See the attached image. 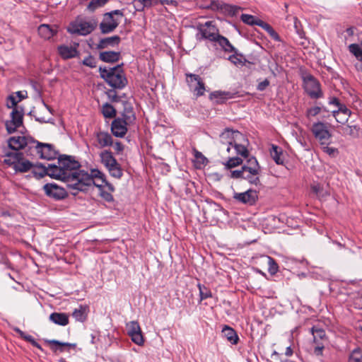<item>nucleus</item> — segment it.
<instances>
[{
	"label": "nucleus",
	"instance_id": "obj_41",
	"mask_svg": "<svg viewBox=\"0 0 362 362\" xmlns=\"http://www.w3.org/2000/svg\"><path fill=\"white\" fill-rule=\"evenodd\" d=\"M31 169L34 177L37 179L42 178L47 175V167L41 163H37L35 165H33V168Z\"/></svg>",
	"mask_w": 362,
	"mask_h": 362
},
{
	"label": "nucleus",
	"instance_id": "obj_16",
	"mask_svg": "<svg viewBox=\"0 0 362 362\" xmlns=\"http://www.w3.org/2000/svg\"><path fill=\"white\" fill-rule=\"evenodd\" d=\"M78 47V43H75L74 45H61L58 46L57 52L62 59L67 60L79 55Z\"/></svg>",
	"mask_w": 362,
	"mask_h": 362
},
{
	"label": "nucleus",
	"instance_id": "obj_15",
	"mask_svg": "<svg viewBox=\"0 0 362 362\" xmlns=\"http://www.w3.org/2000/svg\"><path fill=\"white\" fill-rule=\"evenodd\" d=\"M43 189L47 196L56 200L63 199L67 196L64 188L55 183H47L44 185Z\"/></svg>",
	"mask_w": 362,
	"mask_h": 362
},
{
	"label": "nucleus",
	"instance_id": "obj_32",
	"mask_svg": "<svg viewBox=\"0 0 362 362\" xmlns=\"http://www.w3.org/2000/svg\"><path fill=\"white\" fill-rule=\"evenodd\" d=\"M100 158L101 163L105 166L107 169L110 167H112V165L117 163L112 152L110 151L105 150L102 151L100 153Z\"/></svg>",
	"mask_w": 362,
	"mask_h": 362
},
{
	"label": "nucleus",
	"instance_id": "obj_19",
	"mask_svg": "<svg viewBox=\"0 0 362 362\" xmlns=\"http://www.w3.org/2000/svg\"><path fill=\"white\" fill-rule=\"evenodd\" d=\"M95 187L99 189L100 196L106 202H112L114 200L112 193L115 191L114 186L107 181L104 184H95Z\"/></svg>",
	"mask_w": 362,
	"mask_h": 362
},
{
	"label": "nucleus",
	"instance_id": "obj_7",
	"mask_svg": "<svg viewBox=\"0 0 362 362\" xmlns=\"http://www.w3.org/2000/svg\"><path fill=\"white\" fill-rule=\"evenodd\" d=\"M4 162L13 165L16 172L25 173L33 168V163L29 160L23 159V153L8 152L6 153Z\"/></svg>",
	"mask_w": 362,
	"mask_h": 362
},
{
	"label": "nucleus",
	"instance_id": "obj_24",
	"mask_svg": "<svg viewBox=\"0 0 362 362\" xmlns=\"http://www.w3.org/2000/svg\"><path fill=\"white\" fill-rule=\"evenodd\" d=\"M39 146L40 142L30 136L24 148L25 153L28 156H38L40 150Z\"/></svg>",
	"mask_w": 362,
	"mask_h": 362
},
{
	"label": "nucleus",
	"instance_id": "obj_49",
	"mask_svg": "<svg viewBox=\"0 0 362 362\" xmlns=\"http://www.w3.org/2000/svg\"><path fill=\"white\" fill-rule=\"evenodd\" d=\"M349 362H362V350L360 348L352 351L349 357Z\"/></svg>",
	"mask_w": 362,
	"mask_h": 362
},
{
	"label": "nucleus",
	"instance_id": "obj_36",
	"mask_svg": "<svg viewBox=\"0 0 362 362\" xmlns=\"http://www.w3.org/2000/svg\"><path fill=\"white\" fill-rule=\"evenodd\" d=\"M13 329L16 333H18L22 339L30 342L33 346L36 347L41 351H43V349L42 348L41 345L39 343H37L31 335L28 334L25 332H23L18 327H14Z\"/></svg>",
	"mask_w": 362,
	"mask_h": 362
},
{
	"label": "nucleus",
	"instance_id": "obj_50",
	"mask_svg": "<svg viewBox=\"0 0 362 362\" xmlns=\"http://www.w3.org/2000/svg\"><path fill=\"white\" fill-rule=\"evenodd\" d=\"M262 28L268 33V34L273 40L278 42L281 40L279 34L274 30V28L269 24L265 22Z\"/></svg>",
	"mask_w": 362,
	"mask_h": 362
},
{
	"label": "nucleus",
	"instance_id": "obj_59",
	"mask_svg": "<svg viewBox=\"0 0 362 362\" xmlns=\"http://www.w3.org/2000/svg\"><path fill=\"white\" fill-rule=\"evenodd\" d=\"M192 76H197V74H191V73H186L185 74L186 82H187V85L189 86V88L191 89L196 84V81L194 79L193 77H192Z\"/></svg>",
	"mask_w": 362,
	"mask_h": 362
},
{
	"label": "nucleus",
	"instance_id": "obj_34",
	"mask_svg": "<svg viewBox=\"0 0 362 362\" xmlns=\"http://www.w3.org/2000/svg\"><path fill=\"white\" fill-rule=\"evenodd\" d=\"M120 53L114 51H105L100 53L99 58L101 61L107 63H113L119 61Z\"/></svg>",
	"mask_w": 362,
	"mask_h": 362
},
{
	"label": "nucleus",
	"instance_id": "obj_45",
	"mask_svg": "<svg viewBox=\"0 0 362 362\" xmlns=\"http://www.w3.org/2000/svg\"><path fill=\"white\" fill-rule=\"evenodd\" d=\"M228 59L235 65L243 66L246 62V59L244 58L243 55L240 53H238L237 49L236 52H233V54L228 57Z\"/></svg>",
	"mask_w": 362,
	"mask_h": 362
},
{
	"label": "nucleus",
	"instance_id": "obj_8",
	"mask_svg": "<svg viewBox=\"0 0 362 362\" xmlns=\"http://www.w3.org/2000/svg\"><path fill=\"white\" fill-rule=\"evenodd\" d=\"M8 108L11 109L12 111L10 113V119L5 122V127L8 134H13L23 124L24 107H13Z\"/></svg>",
	"mask_w": 362,
	"mask_h": 362
},
{
	"label": "nucleus",
	"instance_id": "obj_11",
	"mask_svg": "<svg viewBox=\"0 0 362 362\" xmlns=\"http://www.w3.org/2000/svg\"><path fill=\"white\" fill-rule=\"evenodd\" d=\"M311 132L320 145L330 144L332 134L329 131L327 124L324 122H317L314 123L312 126Z\"/></svg>",
	"mask_w": 362,
	"mask_h": 362
},
{
	"label": "nucleus",
	"instance_id": "obj_21",
	"mask_svg": "<svg viewBox=\"0 0 362 362\" xmlns=\"http://www.w3.org/2000/svg\"><path fill=\"white\" fill-rule=\"evenodd\" d=\"M29 138L30 136H11L8 139V147L16 151L15 152H18L21 149L24 150Z\"/></svg>",
	"mask_w": 362,
	"mask_h": 362
},
{
	"label": "nucleus",
	"instance_id": "obj_63",
	"mask_svg": "<svg viewBox=\"0 0 362 362\" xmlns=\"http://www.w3.org/2000/svg\"><path fill=\"white\" fill-rule=\"evenodd\" d=\"M269 85V81L268 79H264L263 81L260 82L257 85V90L259 91L264 90L267 86Z\"/></svg>",
	"mask_w": 362,
	"mask_h": 362
},
{
	"label": "nucleus",
	"instance_id": "obj_25",
	"mask_svg": "<svg viewBox=\"0 0 362 362\" xmlns=\"http://www.w3.org/2000/svg\"><path fill=\"white\" fill-rule=\"evenodd\" d=\"M121 41V38L118 35H113L111 37L100 39L97 45V48L99 49H105L108 47H114L118 45Z\"/></svg>",
	"mask_w": 362,
	"mask_h": 362
},
{
	"label": "nucleus",
	"instance_id": "obj_43",
	"mask_svg": "<svg viewBox=\"0 0 362 362\" xmlns=\"http://www.w3.org/2000/svg\"><path fill=\"white\" fill-rule=\"evenodd\" d=\"M102 112L105 118H112L116 115L115 109L111 104L107 103L103 105Z\"/></svg>",
	"mask_w": 362,
	"mask_h": 362
},
{
	"label": "nucleus",
	"instance_id": "obj_28",
	"mask_svg": "<svg viewBox=\"0 0 362 362\" xmlns=\"http://www.w3.org/2000/svg\"><path fill=\"white\" fill-rule=\"evenodd\" d=\"M63 170L60 168L59 165H48L47 167V175L52 178L61 180L64 182V175L66 173H62Z\"/></svg>",
	"mask_w": 362,
	"mask_h": 362
},
{
	"label": "nucleus",
	"instance_id": "obj_29",
	"mask_svg": "<svg viewBox=\"0 0 362 362\" xmlns=\"http://www.w3.org/2000/svg\"><path fill=\"white\" fill-rule=\"evenodd\" d=\"M120 119L124 121L126 124L132 125L135 123L136 115L133 107L130 105H125Z\"/></svg>",
	"mask_w": 362,
	"mask_h": 362
},
{
	"label": "nucleus",
	"instance_id": "obj_30",
	"mask_svg": "<svg viewBox=\"0 0 362 362\" xmlns=\"http://www.w3.org/2000/svg\"><path fill=\"white\" fill-rule=\"evenodd\" d=\"M209 98L214 100L216 103L221 104L228 99L233 98V93L228 91L216 90L210 94Z\"/></svg>",
	"mask_w": 362,
	"mask_h": 362
},
{
	"label": "nucleus",
	"instance_id": "obj_56",
	"mask_svg": "<svg viewBox=\"0 0 362 362\" xmlns=\"http://www.w3.org/2000/svg\"><path fill=\"white\" fill-rule=\"evenodd\" d=\"M45 342L49 344H54V345H58V346H69V347H75L76 346L75 344H71V343H68V342H61V341H59L58 340H55V339L46 340Z\"/></svg>",
	"mask_w": 362,
	"mask_h": 362
},
{
	"label": "nucleus",
	"instance_id": "obj_51",
	"mask_svg": "<svg viewBox=\"0 0 362 362\" xmlns=\"http://www.w3.org/2000/svg\"><path fill=\"white\" fill-rule=\"evenodd\" d=\"M197 286L199 291V296L201 301L211 297L212 295L209 288H208L204 285H202L201 284H198Z\"/></svg>",
	"mask_w": 362,
	"mask_h": 362
},
{
	"label": "nucleus",
	"instance_id": "obj_5",
	"mask_svg": "<svg viewBox=\"0 0 362 362\" xmlns=\"http://www.w3.org/2000/svg\"><path fill=\"white\" fill-rule=\"evenodd\" d=\"M98 26V21L95 18L77 16L70 23L68 32L71 34L86 36L90 34Z\"/></svg>",
	"mask_w": 362,
	"mask_h": 362
},
{
	"label": "nucleus",
	"instance_id": "obj_20",
	"mask_svg": "<svg viewBox=\"0 0 362 362\" xmlns=\"http://www.w3.org/2000/svg\"><path fill=\"white\" fill-rule=\"evenodd\" d=\"M130 126L122 119L120 117L115 119L111 124V131L117 137H123L127 132V127Z\"/></svg>",
	"mask_w": 362,
	"mask_h": 362
},
{
	"label": "nucleus",
	"instance_id": "obj_44",
	"mask_svg": "<svg viewBox=\"0 0 362 362\" xmlns=\"http://www.w3.org/2000/svg\"><path fill=\"white\" fill-rule=\"evenodd\" d=\"M313 335L314 343H321L320 340H323L326 337V334L324 329L315 328L313 327L311 329Z\"/></svg>",
	"mask_w": 362,
	"mask_h": 362
},
{
	"label": "nucleus",
	"instance_id": "obj_13",
	"mask_svg": "<svg viewBox=\"0 0 362 362\" xmlns=\"http://www.w3.org/2000/svg\"><path fill=\"white\" fill-rule=\"evenodd\" d=\"M126 327L127 334L131 337L132 341L139 346H142L144 339L139 322L131 321L127 324Z\"/></svg>",
	"mask_w": 362,
	"mask_h": 362
},
{
	"label": "nucleus",
	"instance_id": "obj_48",
	"mask_svg": "<svg viewBox=\"0 0 362 362\" xmlns=\"http://www.w3.org/2000/svg\"><path fill=\"white\" fill-rule=\"evenodd\" d=\"M243 163V160L237 156L229 158L228 160L224 163L226 168L230 169L238 166Z\"/></svg>",
	"mask_w": 362,
	"mask_h": 362
},
{
	"label": "nucleus",
	"instance_id": "obj_12",
	"mask_svg": "<svg viewBox=\"0 0 362 362\" xmlns=\"http://www.w3.org/2000/svg\"><path fill=\"white\" fill-rule=\"evenodd\" d=\"M206 8L213 11L219 12L221 14L229 16H236L238 11L240 9V7L238 6L226 4L219 1H211Z\"/></svg>",
	"mask_w": 362,
	"mask_h": 362
},
{
	"label": "nucleus",
	"instance_id": "obj_57",
	"mask_svg": "<svg viewBox=\"0 0 362 362\" xmlns=\"http://www.w3.org/2000/svg\"><path fill=\"white\" fill-rule=\"evenodd\" d=\"M268 262H269V272L271 274H275L278 271L277 264L275 262L274 259L272 257L268 258Z\"/></svg>",
	"mask_w": 362,
	"mask_h": 362
},
{
	"label": "nucleus",
	"instance_id": "obj_27",
	"mask_svg": "<svg viewBox=\"0 0 362 362\" xmlns=\"http://www.w3.org/2000/svg\"><path fill=\"white\" fill-rule=\"evenodd\" d=\"M57 32V27L54 26V28H53L48 24H42L38 27V33L40 36L45 40L50 39Z\"/></svg>",
	"mask_w": 362,
	"mask_h": 362
},
{
	"label": "nucleus",
	"instance_id": "obj_52",
	"mask_svg": "<svg viewBox=\"0 0 362 362\" xmlns=\"http://www.w3.org/2000/svg\"><path fill=\"white\" fill-rule=\"evenodd\" d=\"M323 152L327 153L330 157L334 158L338 156L339 151L337 148L330 147L329 144L320 145Z\"/></svg>",
	"mask_w": 362,
	"mask_h": 362
},
{
	"label": "nucleus",
	"instance_id": "obj_14",
	"mask_svg": "<svg viewBox=\"0 0 362 362\" xmlns=\"http://www.w3.org/2000/svg\"><path fill=\"white\" fill-rule=\"evenodd\" d=\"M233 198L238 203L252 206L257 200L258 196L256 190L248 189L244 192H235Z\"/></svg>",
	"mask_w": 362,
	"mask_h": 362
},
{
	"label": "nucleus",
	"instance_id": "obj_33",
	"mask_svg": "<svg viewBox=\"0 0 362 362\" xmlns=\"http://www.w3.org/2000/svg\"><path fill=\"white\" fill-rule=\"evenodd\" d=\"M49 320L56 325L65 326L69 324V315L64 313H52L49 317Z\"/></svg>",
	"mask_w": 362,
	"mask_h": 362
},
{
	"label": "nucleus",
	"instance_id": "obj_54",
	"mask_svg": "<svg viewBox=\"0 0 362 362\" xmlns=\"http://www.w3.org/2000/svg\"><path fill=\"white\" fill-rule=\"evenodd\" d=\"M82 64L90 68H95L97 65V60L93 56L90 54L84 58L82 61Z\"/></svg>",
	"mask_w": 362,
	"mask_h": 362
},
{
	"label": "nucleus",
	"instance_id": "obj_64",
	"mask_svg": "<svg viewBox=\"0 0 362 362\" xmlns=\"http://www.w3.org/2000/svg\"><path fill=\"white\" fill-rule=\"evenodd\" d=\"M112 146H113V148H114L115 151L117 153H122L123 151V150H124V145L121 142H119V141H117L115 143H113V144Z\"/></svg>",
	"mask_w": 362,
	"mask_h": 362
},
{
	"label": "nucleus",
	"instance_id": "obj_3",
	"mask_svg": "<svg viewBox=\"0 0 362 362\" xmlns=\"http://www.w3.org/2000/svg\"><path fill=\"white\" fill-rule=\"evenodd\" d=\"M100 181V183L104 184L107 182L105 175L97 168L90 170V173L81 170L79 173V178L77 180V186L75 192H71L73 195H76L79 192H87L89 188L93 185L95 186L97 182Z\"/></svg>",
	"mask_w": 362,
	"mask_h": 362
},
{
	"label": "nucleus",
	"instance_id": "obj_26",
	"mask_svg": "<svg viewBox=\"0 0 362 362\" xmlns=\"http://www.w3.org/2000/svg\"><path fill=\"white\" fill-rule=\"evenodd\" d=\"M212 42L217 43L226 52H236V48L231 45L228 38L219 33Z\"/></svg>",
	"mask_w": 362,
	"mask_h": 362
},
{
	"label": "nucleus",
	"instance_id": "obj_40",
	"mask_svg": "<svg viewBox=\"0 0 362 362\" xmlns=\"http://www.w3.org/2000/svg\"><path fill=\"white\" fill-rule=\"evenodd\" d=\"M72 315L77 321L84 322L87 317V307L80 305L74 310Z\"/></svg>",
	"mask_w": 362,
	"mask_h": 362
},
{
	"label": "nucleus",
	"instance_id": "obj_55",
	"mask_svg": "<svg viewBox=\"0 0 362 362\" xmlns=\"http://www.w3.org/2000/svg\"><path fill=\"white\" fill-rule=\"evenodd\" d=\"M131 4L134 9L133 12L134 15H135L136 12H141L145 10L142 0H133Z\"/></svg>",
	"mask_w": 362,
	"mask_h": 362
},
{
	"label": "nucleus",
	"instance_id": "obj_6",
	"mask_svg": "<svg viewBox=\"0 0 362 362\" xmlns=\"http://www.w3.org/2000/svg\"><path fill=\"white\" fill-rule=\"evenodd\" d=\"M124 9H116L105 13L103 20L99 24V28L103 34L112 33L119 25L124 16Z\"/></svg>",
	"mask_w": 362,
	"mask_h": 362
},
{
	"label": "nucleus",
	"instance_id": "obj_23",
	"mask_svg": "<svg viewBox=\"0 0 362 362\" xmlns=\"http://www.w3.org/2000/svg\"><path fill=\"white\" fill-rule=\"evenodd\" d=\"M27 97L26 91H17L13 93L7 98L6 101V107H22L19 105L18 103L24 98Z\"/></svg>",
	"mask_w": 362,
	"mask_h": 362
},
{
	"label": "nucleus",
	"instance_id": "obj_37",
	"mask_svg": "<svg viewBox=\"0 0 362 362\" xmlns=\"http://www.w3.org/2000/svg\"><path fill=\"white\" fill-rule=\"evenodd\" d=\"M192 77H193L196 81V84L192 88L194 93L197 97L203 95L205 92L204 83L202 81L199 76H192Z\"/></svg>",
	"mask_w": 362,
	"mask_h": 362
},
{
	"label": "nucleus",
	"instance_id": "obj_17",
	"mask_svg": "<svg viewBox=\"0 0 362 362\" xmlns=\"http://www.w3.org/2000/svg\"><path fill=\"white\" fill-rule=\"evenodd\" d=\"M94 135L95 140L93 144L98 148H105L113 144L112 137L108 132L100 131L95 132Z\"/></svg>",
	"mask_w": 362,
	"mask_h": 362
},
{
	"label": "nucleus",
	"instance_id": "obj_1",
	"mask_svg": "<svg viewBox=\"0 0 362 362\" xmlns=\"http://www.w3.org/2000/svg\"><path fill=\"white\" fill-rule=\"evenodd\" d=\"M245 139V136L238 131L226 129L220 135L221 143L228 153L233 151L235 154L247 158L248 151L243 144Z\"/></svg>",
	"mask_w": 362,
	"mask_h": 362
},
{
	"label": "nucleus",
	"instance_id": "obj_38",
	"mask_svg": "<svg viewBox=\"0 0 362 362\" xmlns=\"http://www.w3.org/2000/svg\"><path fill=\"white\" fill-rule=\"evenodd\" d=\"M270 154L276 164L282 165L284 163V160L283 158L282 151L279 147L272 145Z\"/></svg>",
	"mask_w": 362,
	"mask_h": 362
},
{
	"label": "nucleus",
	"instance_id": "obj_46",
	"mask_svg": "<svg viewBox=\"0 0 362 362\" xmlns=\"http://www.w3.org/2000/svg\"><path fill=\"white\" fill-rule=\"evenodd\" d=\"M349 51L360 62H362V49L359 45L353 43L349 46Z\"/></svg>",
	"mask_w": 362,
	"mask_h": 362
},
{
	"label": "nucleus",
	"instance_id": "obj_18",
	"mask_svg": "<svg viewBox=\"0 0 362 362\" xmlns=\"http://www.w3.org/2000/svg\"><path fill=\"white\" fill-rule=\"evenodd\" d=\"M39 148L40 158L49 160L57 158L58 153L52 144L40 142Z\"/></svg>",
	"mask_w": 362,
	"mask_h": 362
},
{
	"label": "nucleus",
	"instance_id": "obj_35",
	"mask_svg": "<svg viewBox=\"0 0 362 362\" xmlns=\"http://www.w3.org/2000/svg\"><path fill=\"white\" fill-rule=\"evenodd\" d=\"M240 19L245 24H247L250 25H258L261 28L263 26V24L265 23L264 21H262L261 19H259L252 15H250V14L243 13L241 15Z\"/></svg>",
	"mask_w": 362,
	"mask_h": 362
},
{
	"label": "nucleus",
	"instance_id": "obj_47",
	"mask_svg": "<svg viewBox=\"0 0 362 362\" xmlns=\"http://www.w3.org/2000/svg\"><path fill=\"white\" fill-rule=\"evenodd\" d=\"M111 176L119 179L122 177L123 173L121 169L120 165L117 163L115 165H112V167H110L107 168Z\"/></svg>",
	"mask_w": 362,
	"mask_h": 362
},
{
	"label": "nucleus",
	"instance_id": "obj_42",
	"mask_svg": "<svg viewBox=\"0 0 362 362\" xmlns=\"http://www.w3.org/2000/svg\"><path fill=\"white\" fill-rule=\"evenodd\" d=\"M337 107L338 110H333L332 112H337L338 114L343 115V118H339L338 119L341 122V124H344L348 121L351 115V111L341 103Z\"/></svg>",
	"mask_w": 362,
	"mask_h": 362
},
{
	"label": "nucleus",
	"instance_id": "obj_62",
	"mask_svg": "<svg viewBox=\"0 0 362 362\" xmlns=\"http://www.w3.org/2000/svg\"><path fill=\"white\" fill-rule=\"evenodd\" d=\"M230 177L233 179H238V178H243V170H233L230 172Z\"/></svg>",
	"mask_w": 362,
	"mask_h": 362
},
{
	"label": "nucleus",
	"instance_id": "obj_4",
	"mask_svg": "<svg viewBox=\"0 0 362 362\" xmlns=\"http://www.w3.org/2000/svg\"><path fill=\"white\" fill-rule=\"evenodd\" d=\"M100 77L112 88L122 89L127 83L124 74L118 65L115 67H100Z\"/></svg>",
	"mask_w": 362,
	"mask_h": 362
},
{
	"label": "nucleus",
	"instance_id": "obj_22",
	"mask_svg": "<svg viewBox=\"0 0 362 362\" xmlns=\"http://www.w3.org/2000/svg\"><path fill=\"white\" fill-rule=\"evenodd\" d=\"M243 172L250 173L254 175H259L260 167L255 157L247 158L246 163L242 166Z\"/></svg>",
	"mask_w": 362,
	"mask_h": 362
},
{
	"label": "nucleus",
	"instance_id": "obj_60",
	"mask_svg": "<svg viewBox=\"0 0 362 362\" xmlns=\"http://www.w3.org/2000/svg\"><path fill=\"white\" fill-rule=\"evenodd\" d=\"M315 344H316V346L314 349V354L317 356H322L324 344L322 343H315Z\"/></svg>",
	"mask_w": 362,
	"mask_h": 362
},
{
	"label": "nucleus",
	"instance_id": "obj_9",
	"mask_svg": "<svg viewBox=\"0 0 362 362\" xmlns=\"http://www.w3.org/2000/svg\"><path fill=\"white\" fill-rule=\"evenodd\" d=\"M303 80L305 91L311 98L317 99L323 96L320 83L313 75L307 74Z\"/></svg>",
	"mask_w": 362,
	"mask_h": 362
},
{
	"label": "nucleus",
	"instance_id": "obj_10",
	"mask_svg": "<svg viewBox=\"0 0 362 362\" xmlns=\"http://www.w3.org/2000/svg\"><path fill=\"white\" fill-rule=\"evenodd\" d=\"M198 33L197 34V39L198 40H208L210 42L216 38V35L219 33V30L213 21H206L204 23H199L197 25Z\"/></svg>",
	"mask_w": 362,
	"mask_h": 362
},
{
	"label": "nucleus",
	"instance_id": "obj_2",
	"mask_svg": "<svg viewBox=\"0 0 362 362\" xmlns=\"http://www.w3.org/2000/svg\"><path fill=\"white\" fill-rule=\"evenodd\" d=\"M58 164L59 165L64 175V182L71 192H75L77 186V180L79 178V173L81 170H78L80 164L78 161L74 160L71 156H60L58 158Z\"/></svg>",
	"mask_w": 362,
	"mask_h": 362
},
{
	"label": "nucleus",
	"instance_id": "obj_39",
	"mask_svg": "<svg viewBox=\"0 0 362 362\" xmlns=\"http://www.w3.org/2000/svg\"><path fill=\"white\" fill-rule=\"evenodd\" d=\"M358 130L359 127L356 125H345L341 127L340 132L344 136L356 137L358 135Z\"/></svg>",
	"mask_w": 362,
	"mask_h": 362
},
{
	"label": "nucleus",
	"instance_id": "obj_31",
	"mask_svg": "<svg viewBox=\"0 0 362 362\" xmlns=\"http://www.w3.org/2000/svg\"><path fill=\"white\" fill-rule=\"evenodd\" d=\"M222 334L233 345L238 344L239 337L235 329L232 327L225 325L222 329Z\"/></svg>",
	"mask_w": 362,
	"mask_h": 362
},
{
	"label": "nucleus",
	"instance_id": "obj_58",
	"mask_svg": "<svg viewBox=\"0 0 362 362\" xmlns=\"http://www.w3.org/2000/svg\"><path fill=\"white\" fill-rule=\"evenodd\" d=\"M321 110L318 106L310 107L307 110V117H315L320 113Z\"/></svg>",
	"mask_w": 362,
	"mask_h": 362
},
{
	"label": "nucleus",
	"instance_id": "obj_61",
	"mask_svg": "<svg viewBox=\"0 0 362 362\" xmlns=\"http://www.w3.org/2000/svg\"><path fill=\"white\" fill-rule=\"evenodd\" d=\"M144 2V8H148L159 4L160 0H142Z\"/></svg>",
	"mask_w": 362,
	"mask_h": 362
},
{
	"label": "nucleus",
	"instance_id": "obj_53",
	"mask_svg": "<svg viewBox=\"0 0 362 362\" xmlns=\"http://www.w3.org/2000/svg\"><path fill=\"white\" fill-rule=\"evenodd\" d=\"M243 179L247 180L252 185H257L260 183L259 175H254L250 173L243 172Z\"/></svg>",
	"mask_w": 362,
	"mask_h": 362
}]
</instances>
